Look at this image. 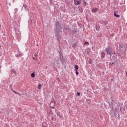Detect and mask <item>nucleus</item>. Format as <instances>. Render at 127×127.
<instances>
[{
  "instance_id": "f257e3e1",
  "label": "nucleus",
  "mask_w": 127,
  "mask_h": 127,
  "mask_svg": "<svg viewBox=\"0 0 127 127\" xmlns=\"http://www.w3.org/2000/svg\"><path fill=\"white\" fill-rule=\"evenodd\" d=\"M106 51L107 52V55H109L110 56H111L112 54V49L111 47H107L106 48Z\"/></svg>"
},
{
  "instance_id": "f03ea898",
  "label": "nucleus",
  "mask_w": 127,
  "mask_h": 127,
  "mask_svg": "<svg viewBox=\"0 0 127 127\" xmlns=\"http://www.w3.org/2000/svg\"><path fill=\"white\" fill-rule=\"evenodd\" d=\"M74 3L75 5H80L81 3V0H74Z\"/></svg>"
},
{
  "instance_id": "7ed1b4c3",
  "label": "nucleus",
  "mask_w": 127,
  "mask_h": 127,
  "mask_svg": "<svg viewBox=\"0 0 127 127\" xmlns=\"http://www.w3.org/2000/svg\"><path fill=\"white\" fill-rule=\"evenodd\" d=\"M56 29L57 30H59V31L61 30V27L58 22L56 23Z\"/></svg>"
},
{
  "instance_id": "20e7f679",
  "label": "nucleus",
  "mask_w": 127,
  "mask_h": 127,
  "mask_svg": "<svg viewBox=\"0 0 127 127\" xmlns=\"http://www.w3.org/2000/svg\"><path fill=\"white\" fill-rule=\"evenodd\" d=\"M119 13L118 11H115L114 12V16L117 17V18H119L120 17V15H118Z\"/></svg>"
},
{
  "instance_id": "39448f33",
  "label": "nucleus",
  "mask_w": 127,
  "mask_h": 127,
  "mask_svg": "<svg viewBox=\"0 0 127 127\" xmlns=\"http://www.w3.org/2000/svg\"><path fill=\"white\" fill-rule=\"evenodd\" d=\"M105 53H104V52H102L101 53V58H102V59H103V58L105 57Z\"/></svg>"
},
{
  "instance_id": "423d86ee",
  "label": "nucleus",
  "mask_w": 127,
  "mask_h": 127,
  "mask_svg": "<svg viewBox=\"0 0 127 127\" xmlns=\"http://www.w3.org/2000/svg\"><path fill=\"white\" fill-rule=\"evenodd\" d=\"M98 11V8H93L92 10V12L93 13H95Z\"/></svg>"
},
{
  "instance_id": "0eeeda50",
  "label": "nucleus",
  "mask_w": 127,
  "mask_h": 127,
  "mask_svg": "<svg viewBox=\"0 0 127 127\" xmlns=\"http://www.w3.org/2000/svg\"><path fill=\"white\" fill-rule=\"evenodd\" d=\"M74 68L75 69V71H78L79 69L78 66L77 65L74 66Z\"/></svg>"
},
{
  "instance_id": "6e6552de",
  "label": "nucleus",
  "mask_w": 127,
  "mask_h": 127,
  "mask_svg": "<svg viewBox=\"0 0 127 127\" xmlns=\"http://www.w3.org/2000/svg\"><path fill=\"white\" fill-rule=\"evenodd\" d=\"M31 76H32V77L34 78L35 77V74L34 73H32V74H31Z\"/></svg>"
},
{
  "instance_id": "1a4fd4ad",
  "label": "nucleus",
  "mask_w": 127,
  "mask_h": 127,
  "mask_svg": "<svg viewBox=\"0 0 127 127\" xmlns=\"http://www.w3.org/2000/svg\"><path fill=\"white\" fill-rule=\"evenodd\" d=\"M38 87H39V89H41L42 88V85L41 84H39V85H38Z\"/></svg>"
},
{
  "instance_id": "9d476101",
  "label": "nucleus",
  "mask_w": 127,
  "mask_h": 127,
  "mask_svg": "<svg viewBox=\"0 0 127 127\" xmlns=\"http://www.w3.org/2000/svg\"><path fill=\"white\" fill-rule=\"evenodd\" d=\"M77 96H78V97H79V96H80V92H77Z\"/></svg>"
},
{
  "instance_id": "9b49d317",
  "label": "nucleus",
  "mask_w": 127,
  "mask_h": 127,
  "mask_svg": "<svg viewBox=\"0 0 127 127\" xmlns=\"http://www.w3.org/2000/svg\"><path fill=\"white\" fill-rule=\"evenodd\" d=\"M76 75H78L79 74V72H78V71H76Z\"/></svg>"
},
{
  "instance_id": "f8f14e48",
  "label": "nucleus",
  "mask_w": 127,
  "mask_h": 127,
  "mask_svg": "<svg viewBox=\"0 0 127 127\" xmlns=\"http://www.w3.org/2000/svg\"><path fill=\"white\" fill-rule=\"evenodd\" d=\"M13 92H14V93H15V94H19V95H20V93H19L18 92H16V91H14L13 90Z\"/></svg>"
},
{
  "instance_id": "ddd939ff",
  "label": "nucleus",
  "mask_w": 127,
  "mask_h": 127,
  "mask_svg": "<svg viewBox=\"0 0 127 127\" xmlns=\"http://www.w3.org/2000/svg\"><path fill=\"white\" fill-rule=\"evenodd\" d=\"M89 42H85V45H86V44H89Z\"/></svg>"
},
{
  "instance_id": "4468645a",
  "label": "nucleus",
  "mask_w": 127,
  "mask_h": 127,
  "mask_svg": "<svg viewBox=\"0 0 127 127\" xmlns=\"http://www.w3.org/2000/svg\"><path fill=\"white\" fill-rule=\"evenodd\" d=\"M83 3L85 4V5H86V4H87V2H86L85 1H84Z\"/></svg>"
},
{
  "instance_id": "2eb2a0df",
  "label": "nucleus",
  "mask_w": 127,
  "mask_h": 127,
  "mask_svg": "<svg viewBox=\"0 0 127 127\" xmlns=\"http://www.w3.org/2000/svg\"><path fill=\"white\" fill-rule=\"evenodd\" d=\"M126 75L127 76V71L126 72Z\"/></svg>"
},
{
  "instance_id": "dca6fc26",
  "label": "nucleus",
  "mask_w": 127,
  "mask_h": 127,
  "mask_svg": "<svg viewBox=\"0 0 127 127\" xmlns=\"http://www.w3.org/2000/svg\"><path fill=\"white\" fill-rule=\"evenodd\" d=\"M42 127H46L45 126H42Z\"/></svg>"
},
{
  "instance_id": "f3484780",
  "label": "nucleus",
  "mask_w": 127,
  "mask_h": 127,
  "mask_svg": "<svg viewBox=\"0 0 127 127\" xmlns=\"http://www.w3.org/2000/svg\"><path fill=\"white\" fill-rule=\"evenodd\" d=\"M1 48V45H0V48Z\"/></svg>"
},
{
  "instance_id": "a211bd4d",
  "label": "nucleus",
  "mask_w": 127,
  "mask_h": 127,
  "mask_svg": "<svg viewBox=\"0 0 127 127\" xmlns=\"http://www.w3.org/2000/svg\"><path fill=\"white\" fill-rule=\"evenodd\" d=\"M114 54L115 55L116 54V53H114Z\"/></svg>"
},
{
  "instance_id": "6ab92c4d",
  "label": "nucleus",
  "mask_w": 127,
  "mask_h": 127,
  "mask_svg": "<svg viewBox=\"0 0 127 127\" xmlns=\"http://www.w3.org/2000/svg\"><path fill=\"white\" fill-rule=\"evenodd\" d=\"M37 46H38V44H37Z\"/></svg>"
}]
</instances>
